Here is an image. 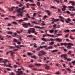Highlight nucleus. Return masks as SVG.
Wrapping results in <instances>:
<instances>
[{"mask_svg": "<svg viewBox=\"0 0 75 75\" xmlns=\"http://www.w3.org/2000/svg\"><path fill=\"white\" fill-rule=\"evenodd\" d=\"M61 45H64L65 46L67 45H68L67 46V48L68 49H71L72 47L71 46H74V45L71 43H61Z\"/></svg>", "mask_w": 75, "mask_h": 75, "instance_id": "f257e3e1", "label": "nucleus"}, {"mask_svg": "<svg viewBox=\"0 0 75 75\" xmlns=\"http://www.w3.org/2000/svg\"><path fill=\"white\" fill-rule=\"evenodd\" d=\"M16 11L17 12H18V13H21L17 15V16L18 17H20V16L21 17L23 16L22 13H21V8L17 9Z\"/></svg>", "mask_w": 75, "mask_h": 75, "instance_id": "f03ea898", "label": "nucleus"}, {"mask_svg": "<svg viewBox=\"0 0 75 75\" xmlns=\"http://www.w3.org/2000/svg\"><path fill=\"white\" fill-rule=\"evenodd\" d=\"M47 53L45 52H44V51H41L39 52V54H38V56H42L43 55H46Z\"/></svg>", "mask_w": 75, "mask_h": 75, "instance_id": "7ed1b4c3", "label": "nucleus"}, {"mask_svg": "<svg viewBox=\"0 0 75 75\" xmlns=\"http://www.w3.org/2000/svg\"><path fill=\"white\" fill-rule=\"evenodd\" d=\"M51 19H52V21H53V22H52V24H54V22H55V21H58L59 20V19H55L54 18H51Z\"/></svg>", "mask_w": 75, "mask_h": 75, "instance_id": "20e7f679", "label": "nucleus"}, {"mask_svg": "<svg viewBox=\"0 0 75 75\" xmlns=\"http://www.w3.org/2000/svg\"><path fill=\"white\" fill-rule=\"evenodd\" d=\"M61 57L62 58V57H64V58H65V59H66L67 58V56L68 55L67 54H62L61 55Z\"/></svg>", "mask_w": 75, "mask_h": 75, "instance_id": "39448f33", "label": "nucleus"}, {"mask_svg": "<svg viewBox=\"0 0 75 75\" xmlns=\"http://www.w3.org/2000/svg\"><path fill=\"white\" fill-rule=\"evenodd\" d=\"M14 71H15V72H16V73H17V74H16V75H20V74H22V73H23V71H16V70H14Z\"/></svg>", "mask_w": 75, "mask_h": 75, "instance_id": "423d86ee", "label": "nucleus"}, {"mask_svg": "<svg viewBox=\"0 0 75 75\" xmlns=\"http://www.w3.org/2000/svg\"><path fill=\"white\" fill-rule=\"evenodd\" d=\"M33 29H34V28H31L30 29L28 30V34H31L32 31H33Z\"/></svg>", "mask_w": 75, "mask_h": 75, "instance_id": "0eeeda50", "label": "nucleus"}, {"mask_svg": "<svg viewBox=\"0 0 75 75\" xmlns=\"http://www.w3.org/2000/svg\"><path fill=\"white\" fill-rule=\"evenodd\" d=\"M32 33H34L35 35H38V33L36 32L35 30V29L34 28L33 29V31H32Z\"/></svg>", "mask_w": 75, "mask_h": 75, "instance_id": "6e6552de", "label": "nucleus"}, {"mask_svg": "<svg viewBox=\"0 0 75 75\" xmlns=\"http://www.w3.org/2000/svg\"><path fill=\"white\" fill-rule=\"evenodd\" d=\"M22 25L23 26V27H25V28H28V23H25L24 24H22Z\"/></svg>", "mask_w": 75, "mask_h": 75, "instance_id": "1a4fd4ad", "label": "nucleus"}, {"mask_svg": "<svg viewBox=\"0 0 75 75\" xmlns=\"http://www.w3.org/2000/svg\"><path fill=\"white\" fill-rule=\"evenodd\" d=\"M55 41H58V42H61L62 41V39L59 38H57L55 39Z\"/></svg>", "mask_w": 75, "mask_h": 75, "instance_id": "9d476101", "label": "nucleus"}, {"mask_svg": "<svg viewBox=\"0 0 75 75\" xmlns=\"http://www.w3.org/2000/svg\"><path fill=\"white\" fill-rule=\"evenodd\" d=\"M7 62H9V61L8 60H7V59H5L3 61H2V62H3L4 64H7Z\"/></svg>", "mask_w": 75, "mask_h": 75, "instance_id": "9b49d317", "label": "nucleus"}, {"mask_svg": "<svg viewBox=\"0 0 75 75\" xmlns=\"http://www.w3.org/2000/svg\"><path fill=\"white\" fill-rule=\"evenodd\" d=\"M35 28H38L39 29H42V28H45V27H40V26H35L34 27Z\"/></svg>", "mask_w": 75, "mask_h": 75, "instance_id": "f8f14e48", "label": "nucleus"}, {"mask_svg": "<svg viewBox=\"0 0 75 75\" xmlns=\"http://www.w3.org/2000/svg\"><path fill=\"white\" fill-rule=\"evenodd\" d=\"M59 18H61V21H62V22L63 23H64V18L63 17H62V16H59Z\"/></svg>", "mask_w": 75, "mask_h": 75, "instance_id": "ddd939ff", "label": "nucleus"}, {"mask_svg": "<svg viewBox=\"0 0 75 75\" xmlns=\"http://www.w3.org/2000/svg\"><path fill=\"white\" fill-rule=\"evenodd\" d=\"M69 3H72L71 5L72 6H75V2H73L72 1H69Z\"/></svg>", "mask_w": 75, "mask_h": 75, "instance_id": "4468645a", "label": "nucleus"}, {"mask_svg": "<svg viewBox=\"0 0 75 75\" xmlns=\"http://www.w3.org/2000/svg\"><path fill=\"white\" fill-rule=\"evenodd\" d=\"M47 36H48V37L50 36V37H54L55 38L56 37V36H55L54 35H50L49 34H47Z\"/></svg>", "mask_w": 75, "mask_h": 75, "instance_id": "2eb2a0df", "label": "nucleus"}, {"mask_svg": "<svg viewBox=\"0 0 75 75\" xmlns=\"http://www.w3.org/2000/svg\"><path fill=\"white\" fill-rule=\"evenodd\" d=\"M55 43V42H50L49 43V45H52L54 44Z\"/></svg>", "mask_w": 75, "mask_h": 75, "instance_id": "dca6fc26", "label": "nucleus"}, {"mask_svg": "<svg viewBox=\"0 0 75 75\" xmlns=\"http://www.w3.org/2000/svg\"><path fill=\"white\" fill-rule=\"evenodd\" d=\"M45 68L47 70H48L50 69V67L46 65H45Z\"/></svg>", "mask_w": 75, "mask_h": 75, "instance_id": "f3484780", "label": "nucleus"}, {"mask_svg": "<svg viewBox=\"0 0 75 75\" xmlns=\"http://www.w3.org/2000/svg\"><path fill=\"white\" fill-rule=\"evenodd\" d=\"M65 21L66 23H68L69 22V21H71V20L70 19L68 18L67 19V20H65Z\"/></svg>", "mask_w": 75, "mask_h": 75, "instance_id": "a211bd4d", "label": "nucleus"}, {"mask_svg": "<svg viewBox=\"0 0 75 75\" xmlns=\"http://www.w3.org/2000/svg\"><path fill=\"white\" fill-rule=\"evenodd\" d=\"M12 8H9V11H11L12 10H13V9H14V8H18V7H12Z\"/></svg>", "mask_w": 75, "mask_h": 75, "instance_id": "6ab92c4d", "label": "nucleus"}, {"mask_svg": "<svg viewBox=\"0 0 75 75\" xmlns=\"http://www.w3.org/2000/svg\"><path fill=\"white\" fill-rule=\"evenodd\" d=\"M48 17H47V15H45L44 16L43 18V20H45V19H46L47 18H48Z\"/></svg>", "mask_w": 75, "mask_h": 75, "instance_id": "aec40b11", "label": "nucleus"}, {"mask_svg": "<svg viewBox=\"0 0 75 75\" xmlns=\"http://www.w3.org/2000/svg\"><path fill=\"white\" fill-rule=\"evenodd\" d=\"M35 65H36V66H38V67H40L41 65V64H36L35 63Z\"/></svg>", "mask_w": 75, "mask_h": 75, "instance_id": "412c9836", "label": "nucleus"}, {"mask_svg": "<svg viewBox=\"0 0 75 75\" xmlns=\"http://www.w3.org/2000/svg\"><path fill=\"white\" fill-rule=\"evenodd\" d=\"M28 67L29 68H33V67H34V66L33 65L30 64V65H29Z\"/></svg>", "mask_w": 75, "mask_h": 75, "instance_id": "4be33fe9", "label": "nucleus"}, {"mask_svg": "<svg viewBox=\"0 0 75 75\" xmlns=\"http://www.w3.org/2000/svg\"><path fill=\"white\" fill-rule=\"evenodd\" d=\"M7 34H13V32H11V31H8L7 32Z\"/></svg>", "mask_w": 75, "mask_h": 75, "instance_id": "5701e85b", "label": "nucleus"}, {"mask_svg": "<svg viewBox=\"0 0 75 75\" xmlns=\"http://www.w3.org/2000/svg\"><path fill=\"white\" fill-rule=\"evenodd\" d=\"M40 48H46V47H47V46H41L40 47Z\"/></svg>", "mask_w": 75, "mask_h": 75, "instance_id": "b1692460", "label": "nucleus"}, {"mask_svg": "<svg viewBox=\"0 0 75 75\" xmlns=\"http://www.w3.org/2000/svg\"><path fill=\"white\" fill-rule=\"evenodd\" d=\"M12 23L13 24H14V25H17V24L16 22H12Z\"/></svg>", "mask_w": 75, "mask_h": 75, "instance_id": "393cba45", "label": "nucleus"}, {"mask_svg": "<svg viewBox=\"0 0 75 75\" xmlns=\"http://www.w3.org/2000/svg\"><path fill=\"white\" fill-rule=\"evenodd\" d=\"M58 51V50H53V51H52V53H54V52H57Z\"/></svg>", "mask_w": 75, "mask_h": 75, "instance_id": "a878e982", "label": "nucleus"}, {"mask_svg": "<svg viewBox=\"0 0 75 75\" xmlns=\"http://www.w3.org/2000/svg\"><path fill=\"white\" fill-rule=\"evenodd\" d=\"M56 37H58V36H61L62 35V34H56Z\"/></svg>", "mask_w": 75, "mask_h": 75, "instance_id": "bb28decb", "label": "nucleus"}, {"mask_svg": "<svg viewBox=\"0 0 75 75\" xmlns=\"http://www.w3.org/2000/svg\"><path fill=\"white\" fill-rule=\"evenodd\" d=\"M18 21H19L20 23H21V22H23L24 21V20H22V19H20V20H17Z\"/></svg>", "mask_w": 75, "mask_h": 75, "instance_id": "cd10ccee", "label": "nucleus"}, {"mask_svg": "<svg viewBox=\"0 0 75 75\" xmlns=\"http://www.w3.org/2000/svg\"><path fill=\"white\" fill-rule=\"evenodd\" d=\"M55 38L54 39L53 38H50V41H52H52H55Z\"/></svg>", "mask_w": 75, "mask_h": 75, "instance_id": "c85d7f7f", "label": "nucleus"}, {"mask_svg": "<svg viewBox=\"0 0 75 75\" xmlns=\"http://www.w3.org/2000/svg\"><path fill=\"white\" fill-rule=\"evenodd\" d=\"M31 23H32V24L33 25H34V24H36V22L35 21H32L31 22Z\"/></svg>", "mask_w": 75, "mask_h": 75, "instance_id": "c756f323", "label": "nucleus"}, {"mask_svg": "<svg viewBox=\"0 0 75 75\" xmlns=\"http://www.w3.org/2000/svg\"><path fill=\"white\" fill-rule=\"evenodd\" d=\"M9 17H12V18H14V19H15V18H16V16H10Z\"/></svg>", "mask_w": 75, "mask_h": 75, "instance_id": "7c9ffc66", "label": "nucleus"}, {"mask_svg": "<svg viewBox=\"0 0 75 75\" xmlns=\"http://www.w3.org/2000/svg\"><path fill=\"white\" fill-rule=\"evenodd\" d=\"M49 32L50 33H54V30H50L49 31Z\"/></svg>", "mask_w": 75, "mask_h": 75, "instance_id": "2f4dec72", "label": "nucleus"}, {"mask_svg": "<svg viewBox=\"0 0 75 75\" xmlns=\"http://www.w3.org/2000/svg\"><path fill=\"white\" fill-rule=\"evenodd\" d=\"M30 5L29 3H27L26 4V6H27V8H29V6H30Z\"/></svg>", "mask_w": 75, "mask_h": 75, "instance_id": "473e14b6", "label": "nucleus"}, {"mask_svg": "<svg viewBox=\"0 0 75 75\" xmlns=\"http://www.w3.org/2000/svg\"><path fill=\"white\" fill-rule=\"evenodd\" d=\"M12 52H13L12 51H9L8 52H7L6 55H8V53H9V52H11V53H12Z\"/></svg>", "mask_w": 75, "mask_h": 75, "instance_id": "72a5a7b5", "label": "nucleus"}, {"mask_svg": "<svg viewBox=\"0 0 75 75\" xmlns=\"http://www.w3.org/2000/svg\"><path fill=\"white\" fill-rule=\"evenodd\" d=\"M33 36L31 35H29L27 36V37H33Z\"/></svg>", "mask_w": 75, "mask_h": 75, "instance_id": "f704fd0d", "label": "nucleus"}, {"mask_svg": "<svg viewBox=\"0 0 75 75\" xmlns=\"http://www.w3.org/2000/svg\"><path fill=\"white\" fill-rule=\"evenodd\" d=\"M28 25H29V26H30V27H33V26L31 25V24H30V23H28Z\"/></svg>", "mask_w": 75, "mask_h": 75, "instance_id": "c9c22d12", "label": "nucleus"}, {"mask_svg": "<svg viewBox=\"0 0 75 75\" xmlns=\"http://www.w3.org/2000/svg\"><path fill=\"white\" fill-rule=\"evenodd\" d=\"M3 58H0V63H1V62H3Z\"/></svg>", "mask_w": 75, "mask_h": 75, "instance_id": "e433bc0d", "label": "nucleus"}, {"mask_svg": "<svg viewBox=\"0 0 75 75\" xmlns=\"http://www.w3.org/2000/svg\"><path fill=\"white\" fill-rule=\"evenodd\" d=\"M42 41H47V40L45 38H42Z\"/></svg>", "mask_w": 75, "mask_h": 75, "instance_id": "4c0bfd02", "label": "nucleus"}, {"mask_svg": "<svg viewBox=\"0 0 75 75\" xmlns=\"http://www.w3.org/2000/svg\"><path fill=\"white\" fill-rule=\"evenodd\" d=\"M9 48H10L13 49V48H16V47L11 46H10Z\"/></svg>", "mask_w": 75, "mask_h": 75, "instance_id": "58836bf2", "label": "nucleus"}, {"mask_svg": "<svg viewBox=\"0 0 75 75\" xmlns=\"http://www.w3.org/2000/svg\"><path fill=\"white\" fill-rule=\"evenodd\" d=\"M64 32H65V33H68V32H69V30L68 29H67L66 30H65Z\"/></svg>", "mask_w": 75, "mask_h": 75, "instance_id": "ea45409f", "label": "nucleus"}, {"mask_svg": "<svg viewBox=\"0 0 75 75\" xmlns=\"http://www.w3.org/2000/svg\"><path fill=\"white\" fill-rule=\"evenodd\" d=\"M13 41H14V42H18V41H17V40L16 39H13Z\"/></svg>", "mask_w": 75, "mask_h": 75, "instance_id": "a19ab883", "label": "nucleus"}, {"mask_svg": "<svg viewBox=\"0 0 75 75\" xmlns=\"http://www.w3.org/2000/svg\"><path fill=\"white\" fill-rule=\"evenodd\" d=\"M49 49H52L53 48V47L52 46H49Z\"/></svg>", "mask_w": 75, "mask_h": 75, "instance_id": "79ce46f5", "label": "nucleus"}, {"mask_svg": "<svg viewBox=\"0 0 75 75\" xmlns=\"http://www.w3.org/2000/svg\"><path fill=\"white\" fill-rule=\"evenodd\" d=\"M71 53H72V51H69L68 52V54L69 55H71Z\"/></svg>", "mask_w": 75, "mask_h": 75, "instance_id": "37998d69", "label": "nucleus"}, {"mask_svg": "<svg viewBox=\"0 0 75 75\" xmlns=\"http://www.w3.org/2000/svg\"><path fill=\"white\" fill-rule=\"evenodd\" d=\"M24 9V7H23L21 9V11H22Z\"/></svg>", "mask_w": 75, "mask_h": 75, "instance_id": "c03bdc74", "label": "nucleus"}, {"mask_svg": "<svg viewBox=\"0 0 75 75\" xmlns=\"http://www.w3.org/2000/svg\"><path fill=\"white\" fill-rule=\"evenodd\" d=\"M28 1H30L31 3H34V1L33 0H28Z\"/></svg>", "mask_w": 75, "mask_h": 75, "instance_id": "a18cd8bd", "label": "nucleus"}, {"mask_svg": "<svg viewBox=\"0 0 75 75\" xmlns=\"http://www.w3.org/2000/svg\"><path fill=\"white\" fill-rule=\"evenodd\" d=\"M26 15H27V16H26L27 17H28V18H30V16H29V14H27Z\"/></svg>", "mask_w": 75, "mask_h": 75, "instance_id": "49530a36", "label": "nucleus"}, {"mask_svg": "<svg viewBox=\"0 0 75 75\" xmlns=\"http://www.w3.org/2000/svg\"><path fill=\"white\" fill-rule=\"evenodd\" d=\"M28 18H24V20L23 21H25V20H26V21H27V20H28Z\"/></svg>", "mask_w": 75, "mask_h": 75, "instance_id": "de8ad7c7", "label": "nucleus"}, {"mask_svg": "<svg viewBox=\"0 0 75 75\" xmlns=\"http://www.w3.org/2000/svg\"><path fill=\"white\" fill-rule=\"evenodd\" d=\"M66 59H67V61H71V60L70 58H68H68H67Z\"/></svg>", "mask_w": 75, "mask_h": 75, "instance_id": "09e8293b", "label": "nucleus"}, {"mask_svg": "<svg viewBox=\"0 0 75 75\" xmlns=\"http://www.w3.org/2000/svg\"><path fill=\"white\" fill-rule=\"evenodd\" d=\"M11 64H9V65H8V67H10L11 68H12V66H11Z\"/></svg>", "mask_w": 75, "mask_h": 75, "instance_id": "8fccbe9b", "label": "nucleus"}, {"mask_svg": "<svg viewBox=\"0 0 75 75\" xmlns=\"http://www.w3.org/2000/svg\"><path fill=\"white\" fill-rule=\"evenodd\" d=\"M14 45H15V47H16V48H17L20 49V47H19L18 46H16V44H14Z\"/></svg>", "mask_w": 75, "mask_h": 75, "instance_id": "3c124183", "label": "nucleus"}, {"mask_svg": "<svg viewBox=\"0 0 75 75\" xmlns=\"http://www.w3.org/2000/svg\"><path fill=\"white\" fill-rule=\"evenodd\" d=\"M37 4L38 6H40V4L39 2H37Z\"/></svg>", "mask_w": 75, "mask_h": 75, "instance_id": "603ef678", "label": "nucleus"}, {"mask_svg": "<svg viewBox=\"0 0 75 75\" xmlns=\"http://www.w3.org/2000/svg\"><path fill=\"white\" fill-rule=\"evenodd\" d=\"M0 39L1 40H3V38L1 37V35H0Z\"/></svg>", "mask_w": 75, "mask_h": 75, "instance_id": "864d4df0", "label": "nucleus"}, {"mask_svg": "<svg viewBox=\"0 0 75 75\" xmlns=\"http://www.w3.org/2000/svg\"><path fill=\"white\" fill-rule=\"evenodd\" d=\"M33 45H34L33 47H35V48H37V47L36 46V44L35 43H34L33 44Z\"/></svg>", "mask_w": 75, "mask_h": 75, "instance_id": "5fc2aeb1", "label": "nucleus"}, {"mask_svg": "<svg viewBox=\"0 0 75 75\" xmlns=\"http://www.w3.org/2000/svg\"><path fill=\"white\" fill-rule=\"evenodd\" d=\"M47 36V34L45 35V34H43V37H45Z\"/></svg>", "mask_w": 75, "mask_h": 75, "instance_id": "6e6d98bb", "label": "nucleus"}, {"mask_svg": "<svg viewBox=\"0 0 75 75\" xmlns=\"http://www.w3.org/2000/svg\"><path fill=\"white\" fill-rule=\"evenodd\" d=\"M32 58H35V59L36 58V57L35 55L32 56Z\"/></svg>", "mask_w": 75, "mask_h": 75, "instance_id": "4d7b16f0", "label": "nucleus"}, {"mask_svg": "<svg viewBox=\"0 0 75 75\" xmlns=\"http://www.w3.org/2000/svg\"><path fill=\"white\" fill-rule=\"evenodd\" d=\"M66 70H67V71H71V69L69 68H66Z\"/></svg>", "mask_w": 75, "mask_h": 75, "instance_id": "13d9d810", "label": "nucleus"}, {"mask_svg": "<svg viewBox=\"0 0 75 75\" xmlns=\"http://www.w3.org/2000/svg\"><path fill=\"white\" fill-rule=\"evenodd\" d=\"M74 7L73 6H69V8H74Z\"/></svg>", "mask_w": 75, "mask_h": 75, "instance_id": "bf43d9fd", "label": "nucleus"}, {"mask_svg": "<svg viewBox=\"0 0 75 75\" xmlns=\"http://www.w3.org/2000/svg\"><path fill=\"white\" fill-rule=\"evenodd\" d=\"M32 70H33V71H36V70H37V69L34 68L32 69Z\"/></svg>", "mask_w": 75, "mask_h": 75, "instance_id": "052dcab7", "label": "nucleus"}, {"mask_svg": "<svg viewBox=\"0 0 75 75\" xmlns=\"http://www.w3.org/2000/svg\"><path fill=\"white\" fill-rule=\"evenodd\" d=\"M56 26H57V25L56 24H54L53 26V27H54V28H56Z\"/></svg>", "mask_w": 75, "mask_h": 75, "instance_id": "680f3d73", "label": "nucleus"}, {"mask_svg": "<svg viewBox=\"0 0 75 75\" xmlns=\"http://www.w3.org/2000/svg\"><path fill=\"white\" fill-rule=\"evenodd\" d=\"M27 54L28 55H31L32 54L31 53H28Z\"/></svg>", "mask_w": 75, "mask_h": 75, "instance_id": "e2e57ef3", "label": "nucleus"}, {"mask_svg": "<svg viewBox=\"0 0 75 75\" xmlns=\"http://www.w3.org/2000/svg\"><path fill=\"white\" fill-rule=\"evenodd\" d=\"M55 74H56V75H58L59 74V71L56 72Z\"/></svg>", "mask_w": 75, "mask_h": 75, "instance_id": "0e129e2a", "label": "nucleus"}, {"mask_svg": "<svg viewBox=\"0 0 75 75\" xmlns=\"http://www.w3.org/2000/svg\"><path fill=\"white\" fill-rule=\"evenodd\" d=\"M70 56H71V57H74V54H71Z\"/></svg>", "mask_w": 75, "mask_h": 75, "instance_id": "69168bd1", "label": "nucleus"}, {"mask_svg": "<svg viewBox=\"0 0 75 75\" xmlns=\"http://www.w3.org/2000/svg\"><path fill=\"white\" fill-rule=\"evenodd\" d=\"M63 8H64L65 9H66V6L65 5H64V6H63Z\"/></svg>", "mask_w": 75, "mask_h": 75, "instance_id": "338daca9", "label": "nucleus"}, {"mask_svg": "<svg viewBox=\"0 0 75 75\" xmlns=\"http://www.w3.org/2000/svg\"><path fill=\"white\" fill-rule=\"evenodd\" d=\"M72 64H75V61H72L71 62Z\"/></svg>", "mask_w": 75, "mask_h": 75, "instance_id": "774afa93", "label": "nucleus"}]
</instances>
